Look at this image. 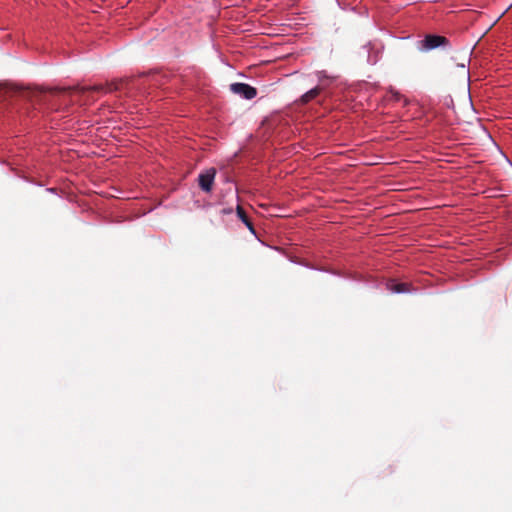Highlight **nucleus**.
I'll use <instances>...</instances> for the list:
<instances>
[{
    "instance_id": "obj_1",
    "label": "nucleus",
    "mask_w": 512,
    "mask_h": 512,
    "mask_svg": "<svg viewBox=\"0 0 512 512\" xmlns=\"http://www.w3.org/2000/svg\"><path fill=\"white\" fill-rule=\"evenodd\" d=\"M131 80L129 79H119L112 82H109L105 85H94L90 87H82V88H53L50 89L51 92L55 93H62L66 91L76 90L82 94L89 92V91H96V92H105V93H111L115 91H122L125 89H129V86L131 84Z\"/></svg>"
},
{
    "instance_id": "obj_2",
    "label": "nucleus",
    "mask_w": 512,
    "mask_h": 512,
    "mask_svg": "<svg viewBox=\"0 0 512 512\" xmlns=\"http://www.w3.org/2000/svg\"><path fill=\"white\" fill-rule=\"evenodd\" d=\"M450 46L447 37L436 34H426L422 40L416 43V47L420 52H429L437 48H446Z\"/></svg>"
},
{
    "instance_id": "obj_3",
    "label": "nucleus",
    "mask_w": 512,
    "mask_h": 512,
    "mask_svg": "<svg viewBox=\"0 0 512 512\" xmlns=\"http://www.w3.org/2000/svg\"><path fill=\"white\" fill-rule=\"evenodd\" d=\"M230 90L244 99H253L257 95L256 88L246 84V83H232L230 85Z\"/></svg>"
},
{
    "instance_id": "obj_4",
    "label": "nucleus",
    "mask_w": 512,
    "mask_h": 512,
    "mask_svg": "<svg viewBox=\"0 0 512 512\" xmlns=\"http://www.w3.org/2000/svg\"><path fill=\"white\" fill-rule=\"evenodd\" d=\"M215 175H216L215 168L207 169L205 172L199 174L198 183H199L200 188L204 192L209 193L212 191Z\"/></svg>"
},
{
    "instance_id": "obj_5",
    "label": "nucleus",
    "mask_w": 512,
    "mask_h": 512,
    "mask_svg": "<svg viewBox=\"0 0 512 512\" xmlns=\"http://www.w3.org/2000/svg\"><path fill=\"white\" fill-rule=\"evenodd\" d=\"M322 91V88L317 86V87H314L313 89L309 90L308 92H306L305 94H303L300 99H299V103L300 104H307L309 103L310 101H312L313 99H315Z\"/></svg>"
},
{
    "instance_id": "obj_6",
    "label": "nucleus",
    "mask_w": 512,
    "mask_h": 512,
    "mask_svg": "<svg viewBox=\"0 0 512 512\" xmlns=\"http://www.w3.org/2000/svg\"><path fill=\"white\" fill-rule=\"evenodd\" d=\"M236 212H237V216L246 225V227L252 233H255V229H254L253 223L248 218V216H247L246 212L244 211V209L242 208V206L238 205L237 208H236Z\"/></svg>"
},
{
    "instance_id": "obj_7",
    "label": "nucleus",
    "mask_w": 512,
    "mask_h": 512,
    "mask_svg": "<svg viewBox=\"0 0 512 512\" xmlns=\"http://www.w3.org/2000/svg\"><path fill=\"white\" fill-rule=\"evenodd\" d=\"M389 289L394 293H406L410 291V284L392 282L389 284Z\"/></svg>"
},
{
    "instance_id": "obj_8",
    "label": "nucleus",
    "mask_w": 512,
    "mask_h": 512,
    "mask_svg": "<svg viewBox=\"0 0 512 512\" xmlns=\"http://www.w3.org/2000/svg\"><path fill=\"white\" fill-rule=\"evenodd\" d=\"M224 214H229L232 212V209H223L222 211Z\"/></svg>"
},
{
    "instance_id": "obj_9",
    "label": "nucleus",
    "mask_w": 512,
    "mask_h": 512,
    "mask_svg": "<svg viewBox=\"0 0 512 512\" xmlns=\"http://www.w3.org/2000/svg\"><path fill=\"white\" fill-rule=\"evenodd\" d=\"M394 97H395V99H396V100H399V99H400V95H399V93H395V94H394Z\"/></svg>"
}]
</instances>
